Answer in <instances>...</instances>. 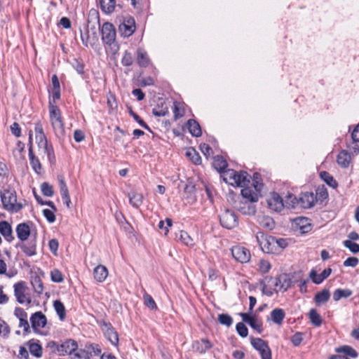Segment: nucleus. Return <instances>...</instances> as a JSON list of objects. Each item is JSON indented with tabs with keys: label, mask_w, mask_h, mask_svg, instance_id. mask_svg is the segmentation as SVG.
Wrapping results in <instances>:
<instances>
[{
	"label": "nucleus",
	"mask_w": 359,
	"mask_h": 359,
	"mask_svg": "<svg viewBox=\"0 0 359 359\" xmlns=\"http://www.w3.org/2000/svg\"><path fill=\"white\" fill-rule=\"evenodd\" d=\"M250 176L246 172H237L229 169L224 172L223 179L226 183L233 187H245L250 182Z\"/></svg>",
	"instance_id": "f257e3e1"
},
{
	"label": "nucleus",
	"mask_w": 359,
	"mask_h": 359,
	"mask_svg": "<svg viewBox=\"0 0 359 359\" xmlns=\"http://www.w3.org/2000/svg\"><path fill=\"white\" fill-rule=\"evenodd\" d=\"M1 198L4 208L9 212H18L23 208L21 203L17 202L16 193L14 189H4L1 193Z\"/></svg>",
	"instance_id": "f03ea898"
},
{
	"label": "nucleus",
	"mask_w": 359,
	"mask_h": 359,
	"mask_svg": "<svg viewBox=\"0 0 359 359\" xmlns=\"http://www.w3.org/2000/svg\"><path fill=\"white\" fill-rule=\"evenodd\" d=\"M49 116L51 126L57 137L65 134L64 121L60 109L52 102H49Z\"/></svg>",
	"instance_id": "7ed1b4c3"
},
{
	"label": "nucleus",
	"mask_w": 359,
	"mask_h": 359,
	"mask_svg": "<svg viewBox=\"0 0 359 359\" xmlns=\"http://www.w3.org/2000/svg\"><path fill=\"white\" fill-rule=\"evenodd\" d=\"M257 241L262 249L265 253H277L276 250V238L272 236H267L262 232H258L256 235Z\"/></svg>",
	"instance_id": "20e7f679"
},
{
	"label": "nucleus",
	"mask_w": 359,
	"mask_h": 359,
	"mask_svg": "<svg viewBox=\"0 0 359 359\" xmlns=\"http://www.w3.org/2000/svg\"><path fill=\"white\" fill-rule=\"evenodd\" d=\"M35 139L39 147V154L42 158L46 156L48 161L52 163L55 160V156L52 147L48 145L45 135H35Z\"/></svg>",
	"instance_id": "39448f33"
},
{
	"label": "nucleus",
	"mask_w": 359,
	"mask_h": 359,
	"mask_svg": "<svg viewBox=\"0 0 359 359\" xmlns=\"http://www.w3.org/2000/svg\"><path fill=\"white\" fill-rule=\"evenodd\" d=\"M255 177V184L252 187H243L241 189L242 196L250 202H256L259 199V192L262 188V184L259 183Z\"/></svg>",
	"instance_id": "423d86ee"
},
{
	"label": "nucleus",
	"mask_w": 359,
	"mask_h": 359,
	"mask_svg": "<svg viewBox=\"0 0 359 359\" xmlns=\"http://www.w3.org/2000/svg\"><path fill=\"white\" fill-rule=\"evenodd\" d=\"M27 290L28 288L25 282L21 281L14 285L15 296L20 304H29L31 303V297Z\"/></svg>",
	"instance_id": "0eeeda50"
},
{
	"label": "nucleus",
	"mask_w": 359,
	"mask_h": 359,
	"mask_svg": "<svg viewBox=\"0 0 359 359\" xmlns=\"http://www.w3.org/2000/svg\"><path fill=\"white\" fill-rule=\"evenodd\" d=\"M271 285L274 287V290L276 292H285L291 286V280L288 278L286 274L280 275L278 277L270 278Z\"/></svg>",
	"instance_id": "6e6552de"
},
{
	"label": "nucleus",
	"mask_w": 359,
	"mask_h": 359,
	"mask_svg": "<svg viewBox=\"0 0 359 359\" xmlns=\"http://www.w3.org/2000/svg\"><path fill=\"white\" fill-rule=\"evenodd\" d=\"M220 223L224 228L233 229L238 224L237 217L232 210L227 209L221 215Z\"/></svg>",
	"instance_id": "1a4fd4ad"
},
{
	"label": "nucleus",
	"mask_w": 359,
	"mask_h": 359,
	"mask_svg": "<svg viewBox=\"0 0 359 359\" xmlns=\"http://www.w3.org/2000/svg\"><path fill=\"white\" fill-rule=\"evenodd\" d=\"M102 39L107 44H111L116 39V30L114 25L109 22H104L102 25Z\"/></svg>",
	"instance_id": "9d476101"
},
{
	"label": "nucleus",
	"mask_w": 359,
	"mask_h": 359,
	"mask_svg": "<svg viewBox=\"0 0 359 359\" xmlns=\"http://www.w3.org/2000/svg\"><path fill=\"white\" fill-rule=\"evenodd\" d=\"M231 254L233 258L241 262L247 263L250 259V251L244 247L234 246L231 248Z\"/></svg>",
	"instance_id": "9b49d317"
},
{
	"label": "nucleus",
	"mask_w": 359,
	"mask_h": 359,
	"mask_svg": "<svg viewBox=\"0 0 359 359\" xmlns=\"http://www.w3.org/2000/svg\"><path fill=\"white\" fill-rule=\"evenodd\" d=\"M240 316L242 320L248 323L252 329L259 333L262 332V320L256 316H251L249 313H241Z\"/></svg>",
	"instance_id": "f8f14e48"
},
{
	"label": "nucleus",
	"mask_w": 359,
	"mask_h": 359,
	"mask_svg": "<svg viewBox=\"0 0 359 359\" xmlns=\"http://www.w3.org/2000/svg\"><path fill=\"white\" fill-rule=\"evenodd\" d=\"M266 201L269 208L275 212H280L284 208L282 198L276 193H271Z\"/></svg>",
	"instance_id": "ddd939ff"
},
{
	"label": "nucleus",
	"mask_w": 359,
	"mask_h": 359,
	"mask_svg": "<svg viewBox=\"0 0 359 359\" xmlns=\"http://www.w3.org/2000/svg\"><path fill=\"white\" fill-rule=\"evenodd\" d=\"M135 30V20L133 18L125 20L124 22L119 26V31L121 34L125 37L131 36L134 33Z\"/></svg>",
	"instance_id": "4468645a"
},
{
	"label": "nucleus",
	"mask_w": 359,
	"mask_h": 359,
	"mask_svg": "<svg viewBox=\"0 0 359 359\" xmlns=\"http://www.w3.org/2000/svg\"><path fill=\"white\" fill-rule=\"evenodd\" d=\"M77 349V344L75 341L69 339L63 342L57 347V351L60 355L72 354Z\"/></svg>",
	"instance_id": "2eb2a0df"
},
{
	"label": "nucleus",
	"mask_w": 359,
	"mask_h": 359,
	"mask_svg": "<svg viewBox=\"0 0 359 359\" xmlns=\"http://www.w3.org/2000/svg\"><path fill=\"white\" fill-rule=\"evenodd\" d=\"M30 320L32 322V328L37 331L41 328H43L46 325V318L41 312H36L34 313Z\"/></svg>",
	"instance_id": "dca6fc26"
},
{
	"label": "nucleus",
	"mask_w": 359,
	"mask_h": 359,
	"mask_svg": "<svg viewBox=\"0 0 359 359\" xmlns=\"http://www.w3.org/2000/svg\"><path fill=\"white\" fill-rule=\"evenodd\" d=\"M102 330L107 339L113 345L117 346L118 344V333L114 330V329L111 326V325L104 323L102 326Z\"/></svg>",
	"instance_id": "f3484780"
},
{
	"label": "nucleus",
	"mask_w": 359,
	"mask_h": 359,
	"mask_svg": "<svg viewBox=\"0 0 359 359\" xmlns=\"http://www.w3.org/2000/svg\"><path fill=\"white\" fill-rule=\"evenodd\" d=\"M352 161L351 154L346 150L341 151L337 157V164L342 168L349 166Z\"/></svg>",
	"instance_id": "a211bd4d"
},
{
	"label": "nucleus",
	"mask_w": 359,
	"mask_h": 359,
	"mask_svg": "<svg viewBox=\"0 0 359 359\" xmlns=\"http://www.w3.org/2000/svg\"><path fill=\"white\" fill-rule=\"evenodd\" d=\"M299 201L303 208H309L315 205L316 196L311 192H305L301 194Z\"/></svg>",
	"instance_id": "6ab92c4d"
},
{
	"label": "nucleus",
	"mask_w": 359,
	"mask_h": 359,
	"mask_svg": "<svg viewBox=\"0 0 359 359\" xmlns=\"http://www.w3.org/2000/svg\"><path fill=\"white\" fill-rule=\"evenodd\" d=\"M130 204L135 208H139L142 204L144 197L141 193L132 190L128 194Z\"/></svg>",
	"instance_id": "aec40b11"
},
{
	"label": "nucleus",
	"mask_w": 359,
	"mask_h": 359,
	"mask_svg": "<svg viewBox=\"0 0 359 359\" xmlns=\"http://www.w3.org/2000/svg\"><path fill=\"white\" fill-rule=\"evenodd\" d=\"M109 271L104 265H98L93 270L94 278L99 283H102L108 276Z\"/></svg>",
	"instance_id": "412c9836"
},
{
	"label": "nucleus",
	"mask_w": 359,
	"mask_h": 359,
	"mask_svg": "<svg viewBox=\"0 0 359 359\" xmlns=\"http://www.w3.org/2000/svg\"><path fill=\"white\" fill-rule=\"evenodd\" d=\"M18 238L21 241H26L30 235V228L25 224H20L16 228Z\"/></svg>",
	"instance_id": "4be33fe9"
},
{
	"label": "nucleus",
	"mask_w": 359,
	"mask_h": 359,
	"mask_svg": "<svg viewBox=\"0 0 359 359\" xmlns=\"http://www.w3.org/2000/svg\"><path fill=\"white\" fill-rule=\"evenodd\" d=\"M0 233L8 241L13 239L11 226L6 221L0 222Z\"/></svg>",
	"instance_id": "5701e85b"
},
{
	"label": "nucleus",
	"mask_w": 359,
	"mask_h": 359,
	"mask_svg": "<svg viewBox=\"0 0 359 359\" xmlns=\"http://www.w3.org/2000/svg\"><path fill=\"white\" fill-rule=\"evenodd\" d=\"M29 158L32 169L36 173L41 174L42 172V166L39 159L35 157L32 145L29 148Z\"/></svg>",
	"instance_id": "b1692460"
},
{
	"label": "nucleus",
	"mask_w": 359,
	"mask_h": 359,
	"mask_svg": "<svg viewBox=\"0 0 359 359\" xmlns=\"http://www.w3.org/2000/svg\"><path fill=\"white\" fill-rule=\"evenodd\" d=\"M294 222L302 233H305L311 231V226L308 218L298 217L295 219Z\"/></svg>",
	"instance_id": "393cba45"
},
{
	"label": "nucleus",
	"mask_w": 359,
	"mask_h": 359,
	"mask_svg": "<svg viewBox=\"0 0 359 359\" xmlns=\"http://www.w3.org/2000/svg\"><path fill=\"white\" fill-rule=\"evenodd\" d=\"M137 60L138 65L144 67L148 66L150 61L147 53L141 48L137 50Z\"/></svg>",
	"instance_id": "a878e982"
},
{
	"label": "nucleus",
	"mask_w": 359,
	"mask_h": 359,
	"mask_svg": "<svg viewBox=\"0 0 359 359\" xmlns=\"http://www.w3.org/2000/svg\"><path fill=\"white\" fill-rule=\"evenodd\" d=\"M189 133L194 137H200L202 134L201 128L198 122L190 119L187 122Z\"/></svg>",
	"instance_id": "bb28decb"
},
{
	"label": "nucleus",
	"mask_w": 359,
	"mask_h": 359,
	"mask_svg": "<svg viewBox=\"0 0 359 359\" xmlns=\"http://www.w3.org/2000/svg\"><path fill=\"white\" fill-rule=\"evenodd\" d=\"M176 238L187 246L192 247L194 245L192 238L186 231H179L176 233Z\"/></svg>",
	"instance_id": "cd10ccee"
},
{
	"label": "nucleus",
	"mask_w": 359,
	"mask_h": 359,
	"mask_svg": "<svg viewBox=\"0 0 359 359\" xmlns=\"http://www.w3.org/2000/svg\"><path fill=\"white\" fill-rule=\"evenodd\" d=\"M27 346L29 350L30 353L36 357L40 358L42 355V347L38 343L34 341H29L27 343Z\"/></svg>",
	"instance_id": "c85d7f7f"
},
{
	"label": "nucleus",
	"mask_w": 359,
	"mask_h": 359,
	"mask_svg": "<svg viewBox=\"0 0 359 359\" xmlns=\"http://www.w3.org/2000/svg\"><path fill=\"white\" fill-rule=\"evenodd\" d=\"M285 314L283 309H275L271 313V320L278 325H281Z\"/></svg>",
	"instance_id": "c756f323"
},
{
	"label": "nucleus",
	"mask_w": 359,
	"mask_h": 359,
	"mask_svg": "<svg viewBox=\"0 0 359 359\" xmlns=\"http://www.w3.org/2000/svg\"><path fill=\"white\" fill-rule=\"evenodd\" d=\"M102 10L106 13H111L116 7V0H100Z\"/></svg>",
	"instance_id": "7c9ffc66"
},
{
	"label": "nucleus",
	"mask_w": 359,
	"mask_h": 359,
	"mask_svg": "<svg viewBox=\"0 0 359 359\" xmlns=\"http://www.w3.org/2000/svg\"><path fill=\"white\" fill-rule=\"evenodd\" d=\"M330 297V291L327 289H324L316 294L314 299L316 303L320 305L327 302L329 300Z\"/></svg>",
	"instance_id": "2f4dec72"
},
{
	"label": "nucleus",
	"mask_w": 359,
	"mask_h": 359,
	"mask_svg": "<svg viewBox=\"0 0 359 359\" xmlns=\"http://www.w3.org/2000/svg\"><path fill=\"white\" fill-rule=\"evenodd\" d=\"M210 342L207 339H202L194 344V348L199 353H205L211 348Z\"/></svg>",
	"instance_id": "473e14b6"
},
{
	"label": "nucleus",
	"mask_w": 359,
	"mask_h": 359,
	"mask_svg": "<svg viewBox=\"0 0 359 359\" xmlns=\"http://www.w3.org/2000/svg\"><path fill=\"white\" fill-rule=\"evenodd\" d=\"M352 294V291L349 289H337L333 292V299L335 302H338L341 298L349 297Z\"/></svg>",
	"instance_id": "72a5a7b5"
},
{
	"label": "nucleus",
	"mask_w": 359,
	"mask_h": 359,
	"mask_svg": "<svg viewBox=\"0 0 359 359\" xmlns=\"http://www.w3.org/2000/svg\"><path fill=\"white\" fill-rule=\"evenodd\" d=\"M258 222L259 224L264 227L269 229H271L274 226V222L273 219L268 216H258Z\"/></svg>",
	"instance_id": "f704fd0d"
},
{
	"label": "nucleus",
	"mask_w": 359,
	"mask_h": 359,
	"mask_svg": "<svg viewBox=\"0 0 359 359\" xmlns=\"http://www.w3.org/2000/svg\"><path fill=\"white\" fill-rule=\"evenodd\" d=\"M320 175L322 180L325 182L330 187L332 188H336L337 187L338 184L337 181L327 172L323 171L320 172Z\"/></svg>",
	"instance_id": "c9c22d12"
},
{
	"label": "nucleus",
	"mask_w": 359,
	"mask_h": 359,
	"mask_svg": "<svg viewBox=\"0 0 359 359\" xmlns=\"http://www.w3.org/2000/svg\"><path fill=\"white\" fill-rule=\"evenodd\" d=\"M251 344L259 352L262 351V350L266 348L269 346L266 342L260 338H252Z\"/></svg>",
	"instance_id": "e433bc0d"
},
{
	"label": "nucleus",
	"mask_w": 359,
	"mask_h": 359,
	"mask_svg": "<svg viewBox=\"0 0 359 359\" xmlns=\"http://www.w3.org/2000/svg\"><path fill=\"white\" fill-rule=\"evenodd\" d=\"M337 352L344 353L346 355H348L352 358H356L358 356L357 351L349 346H341L337 348Z\"/></svg>",
	"instance_id": "4c0bfd02"
},
{
	"label": "nucleus",
	"mask_w": 359,
	"mask_h": 359,
	"mask_svg": "<svg viewBox=\"0 0 359 359\" xmlns=\"http://www.w3.org/2000/svg\"><path fill=\"white\" fill-rule=\"evenodd\" d=\"M53 306L55 311L59 316L60 319L63 320L66 316L65 309L63 304L60 301L56 300L54 302Z\"/></svg>",
	"instance_id": "58836bf2"
},
{
	"label": "nucleus",
	"mask_w": 359,
	"mask_h": 359,
	"mask_svg": "<svg viewBox=\"0 0 359 359\" xmlns=\"http://www.w3.org/2000/svg\"><path fill=\"white\" fill-rule=\"evenodd\" d=\"M213 165L219 172H223L227 167L226 161L221 156L215 157Z\"/></svg>",
	"instance_id": "ea45409f"
},
{
	"label": "nucleus",
	"mask_w": 359,
	"mask_h": 359,
	"mask_svg": "<svg viewBox=\"0 0 359 359\" xmlns=\"http://www.w3.org/2000/svg\"><path fill=\"white\" fill-rule=\"evenodd\" d=\"M186 156L189 157L193 163L198 165L201 162V158L196 151L193 148H189L186 151Z\"/></svg>",
	"instance_id": "a19ab883"
},
{
	"label": "nucleus",
	"mask_w": 359,
	"mask_h": 359,
	"mask_svg": "<svg viewBox=\"0 0 359 359\" xmlns=\"http://www.w3.org/2000/svg\"><path fill=\"white\" fill-rule=\"evenodd\" d=\"M309 318L312 324L315 326L319 327L322 323L321 316L313 309H311L309 311Z\"/></svg>",
	"instance_id": "79ce46f5"
},
{
	"label": "nucleus",
	"mask_w": 359,
	"mask_h": 359,
	"mask_svg": "<svg viewBox=\"0 0 359 359\" xmlns=\"http://www.w3.org/2000/svg\"><path fill=\"white\" fill-rule=\"evenodd\" d=\"M344 245L348 248L351 252L356 254L359 252V244L351 241V240H346L343 241Z\"/></svg>",
	"instance_id": "37998d69"
},
{
	"label": "nucleus",
	"mask_w": 359,
	"mask_h": 359,
	"mask_svg": "<svg viewBox=\"0 0 359 359\" xmlns=\"http://www.w3.org/2000/svg\"><path fill=\"white\" fill-rule=\"evenodd\" d=\"M42 194L46 196H52L54 194L53 187L48 182H43L41 185Z\"/></svg>",
	"instance_id": "c03bdc74"
},
{
	"label": "nucleus",
	"mask_w": 359,
	"mask_h": 359,
	"mask_svg": "<svg viewBox=\"0 0 359 359\" xmlns=\"http://www.w3.org/2000/svg\"><path fill=\"white\" fill-rule=\"evenodd\" d=\"M143 299H144V304L148 308H149L151 310H156L157 309L156 304L154 299L152 298V297L150 294L145 293L143 296Z\"/></svg>",
	"instance_id": "a18cd8bd"
},
{
	"label": "nucleus",
	"mask_w": 359,
	"mask_h": 359,
	"mask_svg": "<svg viewBox=\"0 0 359 359\" xmlns=\"http://www.w3.org/2000/svg\"><path fill=\"white\" fill-rule=\"evenodd\" d=\"M271 268V264L265 259H261L258 264V269L262 273H266Z\"/></svg>",
	"instance_id": "49530a36"
},
{
	"label": "nucleus",
	"mask_w": 359,
	"mask_h": 359,
	"mask_svg": "<svg viewBox=\"0 0 359 359\" xmlns=\"http://www.w3.org/2000/svg\"><path fill=\"white\" fill-rule=\"evenodd\" d=\"M218 320L222 325L227 327H229L233 323L232 318L227 314H220L218 317Z\"/></svg>",
	"instance_id": "de8ad7c7"
},
{
	"label": "nucleus",
	"mask_w": 359,
	"mask_h": 359,
	"mask_svg": "<svg viewBox=\"0 0 359 359\" xmlns=\"http://www.w3.org/2000/svg\"><path fill=\"white\" fill-rule=\"evenodd\" d=\"M10 332L8 325L2 320H0V336L4 338L8 337Z\"/></svg>",
	"instance_id": "09e8293b"
},
{
	"label": "nucleus",
	"mask_w": 359,
	"mask_h": 359,
	"mask_svg": "<svg viewBox=\"0 0 359 359\" xmlns=\"http://www.w3.org/2000/svg\"><path fill=\"white\" fill-rule=\"evenodd\" d=\"M51 280L55 283H61L63 280V276L58 269H54L50 273Z\"/></svg>",
	"instance_id": "8fccbe9b"
},
{
	"label": "nucleus",
	"mask_w": 359,
	"mask_h": 359,
	"mask_svg": "<svg viewBox=\"0 0 359 359\" xmlns=\"http://www.w3.org/2000/svg\"><path fill=\"white\" fill-rule=\"evenodd\" d=\"M55 212L53 209H44L43 210V215L50 223H53L55 221Z\"/></svg>",
	"instance_id": "3c124183"
},
{
	"label": "nucleus",
	"mask_w": 359,
	"mask_h": 359,
	"mask_svg": "<svg viewBox=\"0 0 359 359\" xmlns=\"http://www.w3.org/2000/svg\"><path fill=\"white\" fill-rule=\"evenodd\" d=\"M236 330L240 336L246 337L248 334V330L243 323H238L236 325Z\"/></svg>",
	"instance_id": "603ef678"
},
{
	"label": "nucleus",
	"mask_w": 359,
	"mask_h": 359,
	"mask_svg": "<svg viewBox=\"0 0 359 359\" xmlns=\"http://www.w3.org/2000/svg\"><path fill=\"white\" fill-rule=\"evenodd\" d=\"M262 292L269 297L272 296L274 292H276V290H274V287L271 285L270 280L268 281V285H264L263 286Z\"/></svg>",
	"instance_id": "864d4df0"
},
{
	"label": "nucleus",
	"mask_w": 359,
	"mask_h": 359,
	"mask_svg": "<svg viewBox=\"0 0 359 359\" xmlns=\"http://www.w3.org/2000/svg\"><path fill=\"white\" fill-rule=\"evenodd\" d=\"M359 263V260L355 257H348L344 262V266L346 267H355Z\"/></svg>",
	"instance_id": "5fc2aeb1"
},
{
	"label": "nucleus",
	"mask_w": 359,
	"mask_h": 359,
	"mask_svg": "<svg viewBox=\"0 0 359 359\" xmlns=\"http://www.w3.org/2000/svg\"><path fill=\"white\" fill-rule=\"evenodd\" d=\"M309 278L315 284H320L323 281L320 274H318L316 271L312 269L309 273Z\"/></svg>",
	"instance_id": "6e6d98bb"
},
{
	"label": "nucleus",
	"mask_w": 359,
	"mask_h": 359,
	"mask_svg": "<svg viewBox=\"0 0 359 359\" xmlns=\"http://www.w3.org/2000/svg\"><path fill=\"white\" fill-rule=\"evenodd\" d=\"M276 243V250H277V253H278L280 250L285 248L287 246V242L285 239L280 238L276 239L275 241Z\"/></svg>",
	"instance_id": "4d7b16f0"
},
{
	"label": "nucleus",
	"mask_w": 359,
	"mask_h": 359,
	"mask_svg": "<svg viewBox=\"0 0 359 359\" xmlns=\"http://www.w3.org/2000/svg\"><path fill=\"white\" fill-rule=\"evenodd\" d=\"M133 57L130 53L125 52L123 58H122V64L124 66H130L133 64Z\"/></svg>",
	"instance_id": "13d9d810"
},
{
	"label": "nucleus",
	"mask_w": 359,
	"mask_h": 359,
	"mask_svg": "<svg viewBox=\"0 0 359 359\" xmlns=\"http://www.w3.org/2000/svg\"><path fill=\"white\" fill-rule=\"evenodd\" d=\"M240 210L244 215H251L255 212V207L249 204H244L243 207L240 208Z\"/></svg>",
	"instance_id": "bf43d9fd"
},
{
	"label": "nucleus",
	"mask_w": 359,
	"mask_h": 359,
	"mask_svg": "<svg viewBox=\"0 0 359 359\" xmlns=\"http://www.w3.org/2000/svg\"><path fill=\"white\" fill-rule=\"evenodd\" d=\"M174 115L175 118L182 117L184 115V109L180 103H174Z\"/></svg>",
	"instance_id": "052dcab7"
},
{
	"label": "nucleus",
	"mask_w": 359,
	"mask_h": 359,
	"mask_svg": "<svg viewBox=\"0 0 359 359\" xmlns=\"http://www.w3.org/2000/svg\"><path fill=\"white\" fill-rule=\"evenodd\" d=\"M59 186H60V191L61 196L69 194L67 186L63 179V177H60L58 178Z\"/></svg>",
	"instance_id": "680f3d73"
},
{
	"label": "nucleus",
	"mask_w": 359,
	"mask_h": 359,
	"mask_svg": "<svg viewBox=\"0 0 359 359\" xmlns=\"http://www.w3.org/2000/svg\"><path fill=\"white\" fill-rule=\"evenodd\" d=\"M22 249L23 252L28 256H33L36 254V248L34 245H23Z\"/></svg>",
	"instance_id": "e2e57ef3"
},
{
	"label": "nucleus",
	"mask_w": 359,
	"mask_h": 359,
	"mask_svg": "<svg viewBox=\"0 0 359 359\" xmlns=\"http://www.w3.org/2000/svg\"><path fill=\"white\" fill-rule=\"evenodd\" d=\"M58 246H59V243L57 239L53 238L49 241V243H48L49 249L53 252V254L55 255H57Z\"/></svg>",
	"instance_id": "0e129e2a"
},
{
	"label": "nucleus",
	"mask_w": 359,
	"mask_h": 359,
	"mask_svg": "<svg viewBox=\"0 0 359 359\" xmlns=\"http://www.w3.org/2000/svg\"><path fill=\"white\" fill-rule=\"evenodd\" d=\"M34 291L38 294H41L43 290V285L41 280L38 278L34 279L32 283Z\"/></svg>",
	"instance_id": "69168bd1"
},
{
	"label": "nucleus",
	"mask_w": 359,
	"mask_h": 359,
	"mask_svg": "<svg viewBox=\"0 0 359 359\" xmlns=\"http://www.w3.org/2000/svg\"><path fill=\"white\" fill-rule=\"evenodd\" d=\"M15 316L20 320H24L27 318V314L22 308H16L14 311Z\"/></svg>",
	"instance_id": "338daca9"
},
{
	"label": "nucleus",
	"mask_w": 359,
	"mask_h": 359,
	"mask_svg": "<svg viewBox=\"0 0 359 359\" xmlns=\"http://www.w3.org/2000/svg\"><path fill=\"white\" fill-rule=\"evenodd\" d=\"M200 149L202 151V153L208 156H210L212 154V149L210 147V146L205 143L201 144L200 145Z\"/></svg>",
	"instance_id": "774afa93"
}]
</instances>
